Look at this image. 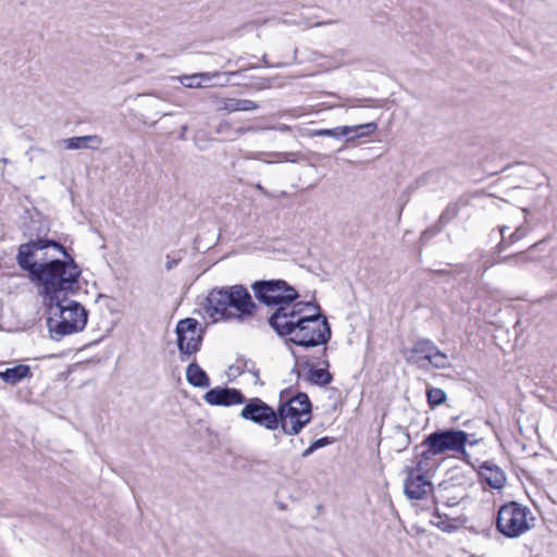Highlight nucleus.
Segmentation results:
<instances>
[{
	"label": "nucleus",
	"mask_w": 557,
	"mask_h": 557,
	"mask_svg": "<svg viewBox=\"0 0 557 557\" xmlns=\"http://www.w3.org/2000/svg\"><path fill=\"white\" fill-rule=\"evenodd\" d=\"M262 60H263V62H264L265 64H268V61H267V59H265V55H263Z\"/></svg>",
	"instance_id": "obj_49"
},
{
	"label": "nucleus",
	"mask_w": 557,
	"mask_h": 557,
	"mask_svg": "<svg viewBox=\"0 0 557 557\" xmlns=\"http://www.w3.org/2000/svg\"><path fill=\"white\" fill-rule=\"evenodd\" d=\"M443 228L444 226L438 221H436L432 226L428 227L425 231L422 232L420 237L421 242L426 243L433 236L441 233Z\"/></svg>",
	"instance_id": "obj_31"
},
{
	"label": "nucleus",
	"mask_w": 557,
	"mask_h": 557,
	"mask_svg": "<svg viewBox=\"0 0 557 557\" xmlns=\"http://www.w3.org/2000/svg\"><path fill=\"white\" fill-rule=\"evenodd\" d=\"M542 242H543V240L537 242V243H535V244L531 245V246L529 247V249H528V250H534L535 248H537V246H540V245L542 244Z\"/></svg>",
	"instance_id": "obj_45"
},
{
	"label": "nucleus",
	"mask_w": 557,
	"mask_h": 557,
	"mask_svg": "<svg viewBox=\"0 0 557 557\" xmlns=\"http://www.w3.org/2000/svg\"><path fill=\"white\" fill-rule=\"evenodd\" d=\"M436 348L437 346L431 339L419 338L409 349L410 356L408 360L413 361L419 364L420 368H423V366L420 364V361H429Z\"/></svg>",
	"instance_id": "obj_14"
},
{
	"label": "nucleus",
	"mask_w": 557,
	"mask_h": 557,
	"mask_svg": "<svg viewBox=\"0 0 557 557\" xmlns=\"http://www.w3.org/2000/svg\"><path fill=\"white\" fill-rule=\"evenodd\" d=\"M300 306L294 311L283 314L282 309L268 318V323L280 337H287V342L304 348L325 345L331 338V325L325 315L321 313L319 305H314L315 312L302 315Z\"/></svg>",
	"instance_id": "obj_2"
},
{
	"label": "nucleus",
	"mask_w": 557,
	"mask_h": 557,
	"mask_svg": "<svg viewBox=\"0 0 557 557\" xmlns=\"http://www.w3.org/2000/svg\"><path fill=\"white\" fill-rule=\"evenodd\" d=\"M431 442L432 450L440 455L446 451H453L461 455V459L470 463V454L466 450L467 442H469V433L454 428L438 429L426 435Z\"/></svg>",
	"instance_id": "obj_9"
},
{
	"label": "nucleus",
	"mask_w": 557,
	"mask_h": 557,
	"mask_svg": "<svg viewBox=\"0 0 557 557\" xmlns=\"http://www.w3.org/2000/svg\"><path fill=\"white\" fill-rule=\"evenodd\" d=\"M473 435L469 434V442H467V444H469L470 446H474L475 444L479 443V440H474L472 438Z\"/></svg>",
	"instance_id": "obj_41"
},
{
	"label": "nucleus",
	"mask_w": 557,
	"mask_h": 557,
	"mask_svg": "<svg viewBox=\"0 0 557 557\" xmlns=\"http://www.w3.org/2000/svg\"><path fill=\"white\" fill-rule=\"evenodd\" d=\"M251 289L259 302L267 307H275L272 313L282 309L283 314L287 315L288 312L300 306H311V302H296L299 298L298 292L281 278L256 281L252 283Z\"/></svg>",
	"instance_id": "obj_5"
},
{
	"label": "nucleus",
	"mask_w": 557,
	"mask_h": 557,
	"mask_svg": "<svg viewBox=\"0 0 557 557\" xmlns=\"http://www.w3.org/2000/svg\"><path fill=\"white\" fill-rule=\"evenodd\" d=\"M265 154L275 157L278 162H295L293 157L298 156L299 152H256L252 158L260 160L261 156Z\"/></svg>",
	"instance_id": "obj_29"
},
{
	"label": "nucleus",
	"mask_w": 557,
	"mask_h": 557,
	"mask_svg": "<svg viewBox=\"0 0 557 557\" xmlns=\"http://www.w3.org/2000/svg\"><path fill=\"white\" fill-rule=\"evenodd\" d=\"M175 334L180 360L185 362L200 350L205 330L196 319L185 318L177 322Z\"/></svg>",
	"instance_id": "obj_8"
},
{
	"label": "nucleus",
	"mask_w": 557,
	"mask_h": 557,
	"mask_svg": "<svg viewBox=\"0 0 557 557\" xmlns=\"http://www.w3.org/2000/svg\"><path fill=\"white\" fill-rule=\"evenodd\" d=\"M426 399L430 408L434 409L446 401L447 395L442 388L428 386Z\"/></svg>",
	"instance_id": "obj_23"
},
{
	"label": "nucleus",
	"mask_w": 557,
	"mask_h": 557,
	"mask_svg": "<svg viewBox=\"0 0 557 557\" xmlns=\"http://www.w3.org/2000/svg\"><path fill=\"white\" fill-rule=\"evenodd\" d=\"M530 261H531V259L524 252H519V253L502 257L497 260V263H513L516 265H519V264H525Z\"/></svg>",
	"instance_id": "obj_30"
},
{
	"label": "nucleus",
	"mask_w": 557,
	"mask_h": 557,
	"mask_svg": "<svg viewBox=\"0 0 557 557\" xmlns=\"http://www.w3.org/2000/svg\"><path fill=\"white\" fill-rule=\"evenodd\" d=\"M528 234V228L524 226H519L515 230L513 233H511L507 239L509 245H513L515 243L522 239Z\"/></svg>",
	"instance_id": "obj_33"
},
{
	"label": "nucleus",
	"mask_w": 557,
	"mask_h": 557,
	"mask_svg": "<svg viewBox=\"0 0 557 557\" xmlns=\"http://www.w3.org/2000/svg\"><path fill=\"white\" fill-rule=\"evenodd\" d=\"M323 355L326 356V348H323Z\"/></svg>",
	"instance_id": "obj_50"
},
{
	"label": "nucleus",
	"mask_w": 557,
	"mask_h": 557,
	"mask_svg": "<svg viewBox=\"0 0 557 557\" xmlns=\"http://www.w3.org/2000/svg\"><path fill=\"white\" fill-rule=\"evenodd\" d=\"M258 309L248 289L240 284L212 288L205 302V310L214 320L251 318Z\"/></svg>",
	"instance_id": "obj_3"
},
{
	"label": "nucleus",
	"mask_w": 557,
	"mask_h": 557,
	"mask_svg": "<svg viewBox=\"0 0 557 557\" xmlns=\"http://www.w3.org/2000/svg\"><path fill=\"white\" fill-rule=\"evenodd\" d=\"M145 59V55L141 52L135 53V61H141Z\"/></svg>",
	"instance_id": "obj_42"
},
{
	"label": "nucleus",
	"mask_w": 557,
	"mask_h": 557,
	"mask_svg": "<svg viewBox=\"0 0 557 557\" xmlns=\"http://www.w3.org/2000/svg\"><path fill=\"white\" fill-rule=\"evenodd\" d=\"M250 366H251V368H249L248 372L255 376V384H261L262 385V382L260 381V371L257 368L256 362L250 363Z\"/></svg>",
	"instance_id": "obj_35"
},
{
	"label": "nucleus",
	"mask_w": 557,
	"mask_h": 557,
	"mask_svg": "<svg viewBox=\"0 0 557 557\" xmlns=\"http://www.w3.org/2000/svg\"><path fill=\"white\" fill-rule=\"evenodd\" d=\"M469 205L466 197H459L456 201L449 202L438 218V222L445 227L449 222L457 218L461 208Z\"/></svg>",
	"instance_id": "obj_22"
},
{
	"label": "nucleus",
	"mask_w": 557,
	"mask_h": 557,
	"mask_svg": "<svg viewBox=\"0 0 557 557\" xmlns=\"http://www.w3.org/2000/svg\"><path fill=\"white\" fill-rule=\"evenodd\" d=\"M251 87L257 90H262L265 88L271 87V79L270 78H258L255 83L251 84Z\"/></svg>",
	"instance_id": "obj_34"
},
{
	"label": "nucleus",
	"mask_w": 557,
	"mask_h": 557,
	"mask_svg": "<svg viewBox=\"0 0 557 557\" xmlns=\"http://www.w3.org/2000/svg\"><path fill=\"white\" fill-rule=\"evenodd\" d=\"M479 476L482 482L495 490L503 488L506 483L505 472L492 461H484L480 466Z\"/></svg>",
	"instance_id": "obj_13"
},
{
	"label": "nucleus",
	"mask_w": 557,
	"mask_h": 557,
	"mask_svg": "<svg viewBox=\"0 0 557 557\" xmlns=\"http://www.w3.org/2000/svg\"><path fill=\"white\" fill-rule=\"evenodd\" d=\"M377 128V124L375 122H369L364 124L354 125V126H341L342 134L346 137V141H352L357 138H361L374 133Z\"/></svg>",
	"instance_id": "obj_20"
},
{
	"label": "nucleus",
	"mask_w": 557,
	"mask_h": 557,
	"mask_svg": "<svg viewBox=\"0 0 557 557\" xmlns=\"http://www.w3.org/2000/svg\"><path fill=\"white\" fill-rule=\"evenodd\" d=\"M166 262H165V269L168 271L172 270L173 268H175L178 262H180V259H171L169 256L166 257Z\"/></svg>",
	"instance_id": "obj_40"
},
{
	"label": "nucleus",
	"mask_w": 557,
	"mask_h": 557,
	"mask_svg": "<svg viewBox=\"0 0 557 557\" xmlns=\"http://www.w3.org/2000/svg\"><path fill=\"white\" fill-rule=\"evenodd\" d=\"M253 362L255 361H252L251 359H246L245 357H238L236 359V361L232 366H230L228 374L237 376V375L243 374L246 371L248 372L249 368H251L250 363H253Z\"/></svg>",
	"instance_id": "obj_25"
},
{
	"label": "nucleus",
	"mask_w": 557,
	"mask_h": 557,
	"mask_svg": "<svg viewBox=\"0 0 557 557\" xmlns=\"http://www.w3.org/2000/svg\"><path fill=\"white\" fill-rule=\"evenodd\" d=\"M186 380L194 387L206 388L210 385L208 374L197 362H191L187 366Z\"/></svg>",
	"instance_id": "obj_18"
},
{
	"label": "nucleus",
	"mask_w": 557,
	"mask_h": 557,
	"mask_svg": "<svg viewBox=\"0 0 557 557\" xmlns=\"http://www.w3.org/2000/svg\"><path fill=\"white\" fill-rule=\"evenodd\" d=\"M208 73H199L193 75H184L180 78L183 86L187 88H199L202 86V81H209Z\"/></svg>",
	"instance_id": "obj_24"
},
{
	"label": "nucleus",
	"mask_w": 557,
	"mask_h": 557,
	"mask_svg": "<svg viewBox=\"0 0 557 557\" xmlns=\"http://www.w3.org/2000/svg\"><path fill=\"white\" fill-rule=\"evenodd\" d=\"M289 389L280 393V404L275 409L278 421L277 429L288 436L298 435L312 419V403L304 392H297L293 397L284 399Z\"/></svg>",
	"instance_id": "obj_4"
},
{
	"label": "nucleus",
	"mask_w": 557,
	"mask_h": 557,
	"mask_svg": "<svg viewBox=\"0 0 557 557\" xmlns=\"http://www.w3.org/2000/svg\"><path fill=\"white\" fill-rule=\"evenodd\" d=\"M240 410V418L250 421L268 431L277 430L275 409L259 397L246 399Z\"/></svg>",
	"instance_id": "obj_10"
},
{
	"label": "nucleus",
	"mask_w": 557,
	"mask_h": 557,
	"mask_svg": "<svg viewBox=\"0 0 557 557\" xmlns=\"http://www.w3.org/2000/svg\"><path fill=\"white\" fill-rule=\"evenodd\" d=\"M256 128L252 126H240L234 131L235 135L242 136L244 134H247L249 132H255Z\"/></svg>",
	"instance_id": "obj_37"
},
{
	"label": "nucleus",
	"mask_w": 557,
	"mask_h": 557,
	"mask_svg": "<svg viewBox=\"0 0 557 557\" xmlns=\"http://www.w3.org/2000/svg\"><path fill=\"white\" fill-rule=\"evenodd\" d=\"M333 441L334 440L332 437H329V436H324V437L315 440L314 442H312V444L307 449H305L302 451L301 457H304V458L309 457L315 450L332 444Z\"/></svg>",
	"instance_id": "obj_28"
},
{
	"label": "nucleus",
	"mask_w": 557,
	"mask_h": 557,
	"mask_svg": "<svg viewBox=\"0 0 557 557\" xmlns=\"http://www.w3.org/2000/svg\"><path fill=\"white\" fill-rule=\"evenodd\" d=\"M421 446H424L425 449L417 456V463L414 467H407L410 470L423 473L429 475L432 469L435 467L434 457L440 455L437 451L432 450L431 442H429L425 436Z\"/></svg>",
	"instance_id": "obj_15"
},
{
	"label": "nucleus",
	"mask_w": 557,
	"mask_h": 557,
	"mask_svg": "<svg viewBox=\"0 0 557 557\" xmlns=\"http://www.w3.org/2000/svg\"><path fill=\"white\" fill-rule=\"evenodd\" d=\"M203 399L211 406H223L230 407L234 405H243L246 403V397L242 391L234 387H221L216 386L209 389L205 395Z\"/></svg>",
	"instance_id": "obj_11"
},
{
	"label": "nucleus",
	"mask_w": 557,
	"mask_h": 557,
	"mask_svg": "<svg viewBox=\"0 0 557 557\" xmlns=\"http://www.w3.org/2000/svg\"><path fill=\"white\" fill-rule=\"evenodd\" d=\"M447 519V515L441 513L440 510L435 508L431 522L444 532H451L456 530V527L448 523Z\"/></svg>",
	"instance_id": "obj_26"
},
{
	"label": "nucleus",
	"mask_w": 557,
	"mask_h": 557,
	"mask_svg": "<svg viewBox=\"0 0 557 557\" xmlns=\"http://www.w3.org/2000/svg\"><path fill=\"white\" fill-rule=\"evenodd\" d=\"M407 478L404 482V493L409 499H422L432 490V483L426 474L406 468Z\"/></svg>",
	"instance_id": "obj_12"
},
{
	"label": "nucleus",
	"mask_w": 557,
	"mask_h": 557,
	"mask_svg": "<svg viewBox=\"0 0 557 557\" xmlns=\"http://www.w3.org/2000/svg\"><path fill=\"white\" fill-rule=\"evenodd\" d=\"M435 175H436V174H435V173H433V172H428V173H425L424 175H422L421 177H419V178L417 180V184H418V185H424V184H426V183H428V181H429L430 178H432V177H433V176H435Z\"/></svg>",
	"instance_id": "obj_39"
},
{
	"label": "nucleus",
	"mask_w": 557,
	"mask_h": 557,
	"mask_svg": "<svg viewBox=\"0 0 557 557\" xmlns=\"http://www.w3.org/2000/svg\"><path fill=\"white\" fill-rule=\"evenodd\" d=\"M333 23H336V21L320 22V23H317L315 26L330 25V24H333Z\"/></svg>",
	"instance_id": "obj_43"
},
{
	"label": "nucleus",
	"mask_w": 557,
	"mask_h": 557,
	"mask_svg": "<svg viewBox=\"0 0 557 557\" xmlns=\"http://www.w3.org/2000/svg\"><path fill=\"white\" fill-rule=\"evenodd\" d=\"M257 188L263 190V187L260 184L257 185Z\"/></svg>",
	"instance_id": "obj_48"
},
{
	"label": "nucleus",
	"mask_w": 557,
	"mask_h": 557,
	"mask_svg": "<svg viewBox=\"0 0 557 557\" xmlns=\"http://www.w3.org/2000/svg\"><path fill=\"white\" fill-rule=\"evenodd\" d=\"M527 506L511 500L502 505L496 516V530L508 539H517L531 529Z\"/></svg>",
	"instance_id": "obj_7"
},
{
	"label": "nucleus",
	"mask_w": 557,
	"mask_h": 557,
	"mask_svg": "<svg viewBox=\"0 0 557 557\" xmlns=\"http://www.w3.org/2000/svg\"><path fill=\"white\" fill-rule=\"evenodd\" d=\"M64 301L60 300L59 306H53L57 309L54 315L58 318L50 317L47 320L49 331L55 339L83 331L88 321V311L83 305L75 300L63 305Z\"/></svg>",
	"instance_id": "obj_6"
},
{
	"label": "nucleus",
	"mask_w": 557,
	"mask_h": 557,
	"mask_svg": "<svg viewBox=\"0 0 557 557\" xmlns=\"http://www.w3.org/2000/svg\"><path fill=\"white\" fill-rule=\"evenodd\" d=\"M429 363L432 364L436 369H447L450 367L448 362L447 355L443 352L442 350L436 348L435 352L432 355L431 359L429 360Z\"/></svg>",
	"instance_id": "obj_27"
},
{
	"label": "nucleus",
	"mask_w": 557,
	"mask_h": 557,
	"mask_svg": "<svg viewBox=\"0 0 557 557\" xmlns=\"http://www.w3.org/2000/svg\"><path fill=\"white\" fill-rule=\"evenodd\" d=\"M292 373H295L297 377L300 376V372L297 370L296 366L293 368Z\"/></svg>",
	"instance_id": "obj_46"
},
{
	"label": "nucleus",
	"mask_w": 557,
	"mask_h": 557,
	"mask_svg": "<svg viewBox=\"0 0 557 557\" xmlns=\"http://www.w3.org/2000/svg\"><path fill=\"white\" fill-rule=\"evenodd\" d=\"M49 231L41 218L25 221L22 234L26 242L18 246L15 260L38 289L45 306L52 310L60 300L78 292L82 270L63 244L48 237Z\"/></svg>",
	"instance_id": "obj_1"
},
{
	"label": "nucleus",
	"mask_w": 557,
	"mask_h": 557,
	"mask_svg": "<svg viewBox=\"0 0 557 557\" xmlns=\"http://www.w3.org/2000/svg\"><path fill=\"white\" fill-rule=\"evenodd\" d=\"M231 129V124L226 121L224 122H221L216 128H215V133L216 134H224L225 132L230 131Z\"/></svg>",
	"instance_id": "obj_36"
},
{
	"label": "nucleus",
	"mask_w": 557,
	"mask_h": 557,
	"mask_svg": "<svg viewBox=\"0 0 557 557\" xmlns=\"http://www.w3.org/2000/svg\"><path fill=\"white\" fill-rule=\"evenodd\" d=\"M64 147L70 150L78 149H98L102 144V138L98 135H85L66 138L63 140Z\"/></svg>",
	"instance_id": "obj_16"
},
{
	"label": "nucleus",
	"mask_w": 557,
	"mask_h": 557,
	"mask_svg": "<svg viewBox=\"0 0 557 557\" xmlns=\"http://www.w3.org/2000/svg\"><path fill=\"white\" fill-rule=\"evenodd\" d=\"M508 228H509L508 226H500L499 227V233H500L502 237L505 236V233H506V231H508Z\"/></svg>",
	"instance_id": "obj_44"
},
{
	"label": "nucleus",
	"mask_w": 557,
	"mask_h": 557,
	"mask_svg": "<svg viewBox=\"0 0 557 557\" xmlns=\"http://www.w3.org/2000/svg\"><path fill=\"white\" fill-rule=\"evenodd\" d=\"M30 367L27 364H17L0 371V379L10 385H16L26 377H32Z\"/></svg>",
	"instance_id": "obj_17"
},
{
	"label": "nucleus",
	"mask_w": 557,
	"mask_h": 557,
	"mask_svg": "<svg viewBox=\"0 0 557 557\" xmlns=\"http://www.w3.org/2000/svg\"><path fill=\"white\" fill-rule=\"evenodd\" d=\"M186 131H187V125H184V126L182 127L181 138H184V134H185V132H186Z\"/></svg>",
	"instance_id": "obj_47"
},
{
	"label": "nucleus",
	"mask_w": 557,
	"mask_h": 557,
	"mask_svg": "<svg viewBox=\"0 0 557 557\" xmlns=\"http://www.w3.org/2000/svg\"><path fill=\"white\" fill-rule=\"evenodd\" d=\"M323 368H315L314 366H311L308 372L307 380L317 386H326L331 384L333 381V375L327 370L330 367L329 360H323Z\"/></svg>",
	"instance_id": "obj_19"
},
{
	"label": "nucleus",
	"mask_w": 557,
	"mask_h": 557,
	"mask_svg": "<svg viewBox=\"0 0 557 557\" xmlns=\"http://www.w3.org/2000/svg\"><path fill=\"white\" fill-rule=\"evenodd\" d=\"M312 135L313 136H329V137H334V138H341V137H344V134H342V129H341V126L338 127H335V128H320V129H314L312 132Z\"/></svg>",
	"instance_id": "obj_32"
},
{
	"label": "nucleus",
	"mask_w": 557,
	"mask_h": 557,
	"mask_svg": "<svg viewBox=\"0 0 557 557\" xmlns=\"http://www.w3.org/2000/svg\"><path fill=\"white\" fill-rule=\"evenodd\" d=\"M510 245L508 244V239L503 236V238L500 239V242L497 244L496 246V250L497 252H503L505 251Z\"/></svg>",
	"instance_id": "obj_38"
},
{
	"label": "nucleus",
	"mask_w": 557,
	"mask_h": 557,
	"mask_svg": "<svg viewBox=\"0 0 557 557\" xmlns=\"http://www.w3.org/2000/svg\"><path fill=\"white\" fill-rule=\"evenodd\" d=\"M258 108V103L249 99L224 98L220 110L233 113L237 111H253Z\"/></svg>",
	"instance_id": "obj_21"
}]
</instances>
